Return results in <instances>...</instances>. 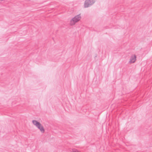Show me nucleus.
Returning <instances> with one entry per match:
<instances>
[{"label": "nucleus", "mask_w": 152, "mask_h": 152, "mask_svg": "<svg viewBox=\"0 0 152 152\" xmlns=\"http://www.w3.org/2000/svg\"><path fill=\"white\" fill-rule=\"evenodd\" d=\"M81 18L80 14H78L72 18L70 21V24L71 26H73L75 23L79 21Z\"/></svg>", "instance_id": "obj_1"}, {"label": "nucleus", "mask_w": 152, "mask_h": 152, "mask_svg": "<svg viewBox=\"0 0 152 152\" xmlns=\"http://www.w3.org/2000/svg\"><path fill=\"white\" fill-rule=\"evenodd\" d=\"M96 0H86L84 3V6L87 8L91 6L96 2Z\"/></svg>", "instance_id": "obj_2"}, {"label": "nucleus", "mask_w": 152, "mask_h": 152, "mask_svg": "<svg viewBox=\"0 0 152 152\" xmlns=\"http://www.w3.org/2000/svg\"><path fill=\"white\" fill-rule=\"evenodd\" d=\"M136 60V59L135 55L132 56L131 57L129 62L130 63H134Z\"/></svg>", "instance_id": "obj_3"}, {"label": "nucleus", "mask_w": 152, "mask_h": 152, "mask_svg": "<svg viewBox=\"0 0 152 152\" xmlns=\"http://www.w3.org/2000/svg\"><path fill=\"white\" fill-rule=\"evenodd\" d=\"M39 129L40 131L42 133H43L45 132V130L43 126H42V124H40L37 127Z\"/></svg>", "instance_id": "obj_4"}, {"label": "nucleus", "mask_w": 152, "mask_h": 152, "mask_svg": "<svg viewBox=\"0 0 152 152\" xmlns=\"http://www.w3.org/2000/svg\"><path fill=\"white\" fill-rule=\"evenodd\" d=\"M32 122L34 125H35L36 127H37L38 125H39L40 123L38 122L37 121L35 120H33L32 121Z\"/></svg>", "instance_id": "obj_5"}]
</instances>
